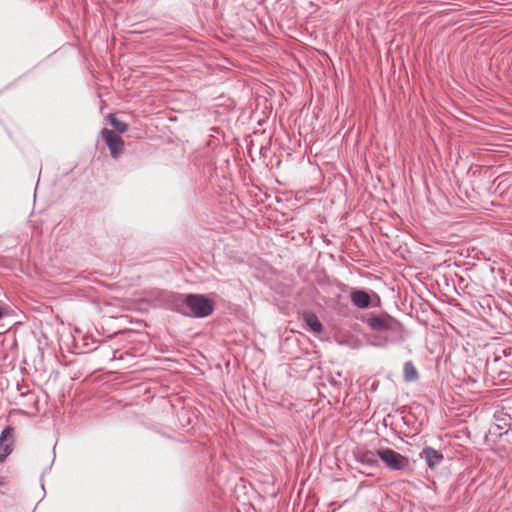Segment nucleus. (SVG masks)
Wrapping results in <instances>:
<instances>
[{"instance_id": "18", "label": "nucleus", "mask_w": 512, "mask_h": 512, "mask_svg": "<svg viewBox=\"0 0 512 512\" xmlns=\"http://www.w3.org/2000/svg\"><path fill=\"white\" fill-rule=\"evenodd\" d=\"M29 396H30L31 400L33 401V403L36 404L37 403V399L34 396V394H29Z\"/></svg>"}, {"instance_id": "11", "label": "nucleus", "mask_w": 512, "mask_h": 512, "mask_svg": "<svg viewBox=\"0 0 512 512\" xmlns=\"http://www.w3.org/2000/svg\"><path fill=\"white\" fill-rule=\"evenodd\" d=\"M420 378L419 372L414 363L409 360L403 366V380L407 383L416 382Z\"/></svg>"}, {"instance_id": "6", "label": "nucleus", "mask_w": 512, "mask_h": 512, "mask_svg": "<svg viewBox=\"0 0 512 512\" xmlns=\"http://www.w3.org/2000/svg\"><path fill=\"white\" fill-rule=\"evenodd\" d=\"M15 438L14 428L7 426L0 435V461H4L13 451Z\"/></svg>"}, {"instance_id": "20", "label": "nucleus", "mask_w": 512, "mask_h": 512, "mask_svg": "<svg viewBox=\"0 0 512 512\" xmlns=\"http://www.w3.org/2000/svg\"><path fill=\"white\" fill-rule=\"evenodd\" d=\"M406 419H407V418L402 417V420H404V422H405L406 424H409V423H410V421H406Z\"/></svg>"}, {"instance_id": "10", "label": "nucleus", "mask_w": 512, "mask_h": 512, "mask_svg": "<svg viewBox=\"0 0 512 512\" xmlns=\"http://www.w3.org/2000/svg\"><path fill=\"white\" fill-rule=\"evenodd\" d=\"M302 319L310 331L314 333H321L323 331V325L319 321L317 315L311 311H304Z\"/></svg>"}, {"instance_id": "8", "label": "nucleus", "mask_w": 512, "mask_h": 512, "mask_svg": "<svg viewBox=\"0 0 512 512\" xmlns=\"http://www.w3.org/2000/svg\"><path fill=\"white\" fill-rule=\"evenodd\" d=\"M377 451L371 450H358L355 452V459L357 462L370 467L376 468L379 466Z\"/></svg>"}, {"instance_id": "12", "label": "nucleus", "mask_w": 512, "mask_h": 512, "mask_svg": "<svg viewBox=\"0 0 512 512\" xmlns=\"http://www.w3.org/2000/svg\"><path fill=\"white\" fill-rule=\"evenodd\" d=\"M82 346L80 347V353H89L97 349V341L90 335L82 337Z\"/></svg>"}, {"instance_id": "21", "label": "nucleus", "mask_w": 512, "mask_h": 512, "mask_svg": "<svg viewBox=\"0 0 512 512\" xmlns=\"http://www.w3.org/2000/svg\"><path fill=\"white\" fill-rule=\"evenodd\" d=\"M383 424L386 426V418H383Z\"/></svg>"}, {"instance_id": "15", "label": "nucleus", "mask_w": 512, "mask_h": 512, "mask_svg": "<svg viewBox=\"0 0 512 512\" xmlns=\"http://www.w3.org/2000/svg\"><path fill=\"white\" fill-rule=\"evenodd\" d=\"M499 422L501 423H504V426H508V428H510V423H507V420H511L512 418H504V417H501V418H496Z\"/></svg>"}, {"instance_id": "19", "label": "nucleus", "mask_w": 512, "mask_h": 512, "mask_svg": "<svg viewBox=\"0 0 512 512\" xmlns=\"http://www.w3.org/2000/svg\"><path fill=\"white\" fill-rule=\"evenodd\" d=\"M4 316V311L2 308H0V319Z\"/></svg>"}, {"instance_id": "17", "label": "nucleus", "mask_w": 512, "mask_h": 512, "mask_svg": "<svg viewBox=\"0 0 512 512\" xmlns=\"http://www.w3.org/2000/svg\"><path fill=\"white\" fill-rule=\"evenodd\" d=\"M496 427H497L498 429H504L506 426H504V423H501V424L499 423V424H496ZM507 429H509V428L507 427ZM507 431H508V430H506V431H505V433H506Z\"/></svg>"}, {"instance_id": "1", "label": "nucleus", "mask_w": 512, "mask_h": 512, "mask_svg": "<svg viewBox=\"0 0 512 512\" xmlns=\"http://www.w3.org/2000/svg\"><path fill=\"white\" fill-rule=\"evenodd\" d=\"M182 303L188 309L184 313L197 318L207 317L214 311L213 302L202 294H188L183 298Z\"/></svg>"}, {"instance_id": "9", "label": "nucleus", "mask_w": 512, "mask_h": 512, "mask_svg": "<svg viewBox=\"0 0 512 512\" xmlns=\"http://www.w3.org/2000/svg\"><path fill=\"white\" fill-rule=\"evenodd\" d=\"M350 299L353 305L359 309H367L371 305V297L368 292L355 289L350 293Z\"/></svg>"}, {"instance_id": "4", "label": "nucleus", "mask_w": 512, "mask_h": 512, "mask_svg": "<svg viewBox=\"0 0 512 512\" xmlns=\"http://www.w3.org/2000/svg\"><path fill=\"white\" fill-rule=\"evenodd\" d=\"M504 366H506V362L498 356H495L493 360L488 359L486 361V374L491 377L496 385L505 383L510 377V372L504 370Z\"/></svg>"}, {"instance_id": "2", "label": "nucleus", "mask_w": 512, "mask_h": 512, "mask_svg": "<svg viewBox=\"0 0 512 512\" xmlns=\"http://www.w3.org/2000/svg\"><path fill=\"white\" fill-rule=\"evenodd\" d=\"M377 455L390 470L401 471L409 467L408 457L394 451L393 449H378Z\"/></svg>"}, {"instance_id": "16", "label": "nucleus", "mask_w": 512, "mask_h": 512, "mask_svg": "<svg viewBox=\"0 0 512 512\" xmlns=\"http://www.w3.org/2000/svg\"><path fill=\"white\" fill-rule=\"evenodd\" d=\"M6 479L5 477L0 475V492H2V487H6Z\"/></svg>"}, {"instance_id": "14", "label": "nucleus", "mask_w": 512, "mask_h": 512, "mask_svg": "<svg viewBox=\"0 0 512 512\" xmlns=\"http://www.w3.org/2000/svg\"><path fill=\"white\" fill-rule=\"evenodd\" d=\"M500 413L502 416H512V399H504L501 401Z\"/></svg>"}, {"instance_id": "7", "label": "nucleus", "mask_w": 512, "mask_h": 512, "mask_svg": "<svg viewBox=\"0 0 512 512\" xmlns=\"http://www.w3.org/2000/svg\"><path fill=\"white\" fill-rule=\"evenodd\" d=\"M420 456L421 458L425 459L430 469L437 468L444 459L440 451L435 450L434 448L429 446L423 448Z\"/></svg>"}, {"instance_id": "13", "label": "nucleus", "mask_w": 512, "mask_h": 512, "mask_svg": "<svg viewBox=\"0 0 512 512\" xmlns=\"http://www.w3.org/2000/svg\"><path fill=\"white\" fill-rule=\"evenodd\" d=\"M108 119L110 124L118 133H124L128 129V125L122 121H119L114 114H109Z\"/></svg>"}, {"instance_id": "5", "label": "nucleus", "mask_w": 512, "mask_h": 512, "mask_svg": "<svg viewBox=\"0 0 512 512\" xmlns=\"http://www.w3.org/2000/svg\"><path fill=\"white\" fill-rule=\"evenodd\" d=\"M101 137L110 151L113 159H118L124 152V141L119 134L108 128L101 130Z\"/></svg>"}, {"instance_id": "22", "label": "nucleus", "mask_w": 512, "mask_h": 512, "mask_svg": "<svg viewBox=\"0 0 512 512\" xmlns=\"http://www.w3.org/2000/svg\"><path fill=\"white\" fill-rule=\"evenodd\" d=\"M25 414H26V415H29V414H32V412H30V411H26V412H25Z\"/></svg>"}, {"instance_id": "3", "label": "nucleus", "mask_w": 512, "mask_h": 512, "mask_svg": "<svg viewBox=\"0 0 512 512\" xmlns=\"http://www.w3.org/2000/svg\"><path fill=\"white\" fill-rule=\"evenodd\" d=\"M366 323L371 330L377 332L390 331L398 333L401 330L400 322L388 314L369 317L367 318Z\"/></svg>"}]
</instances>
